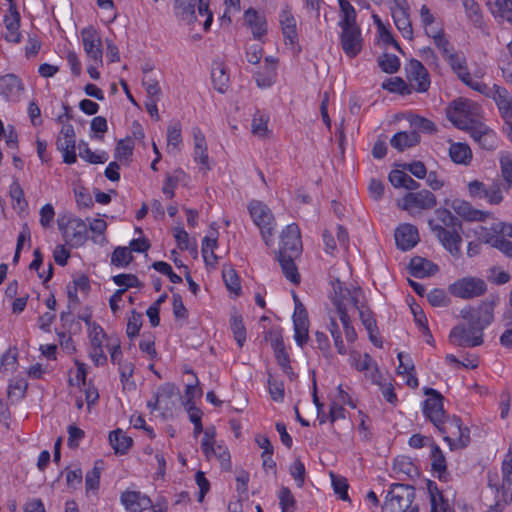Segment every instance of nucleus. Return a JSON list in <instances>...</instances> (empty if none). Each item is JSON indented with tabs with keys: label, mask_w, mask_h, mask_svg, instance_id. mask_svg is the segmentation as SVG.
<instances>
[{
	"label": "nucleus",
	"mask_w": 512,
	"mask_h": 512,
	"mask_svg": "<svg viewBox=\"0 0 512 512\" xmlns=\"http://www.w3.org/2000/svg\"><path fill=\"white\" fill-rule=\"evenodd\" d=\"M501 470V483L497 472L487 473L488 491L481 496L488 507L487 512H502L503 507L512 501V456L503 460Z\"/></svg>",
	"instance_id": "nucleus-1"
},
{
	"label": "nucleus",
	"mask_w": 512,
	"mask_h": 512,
	"mask_svg": "<svg viewBox=\"0 0 512 512\" xmlns=\"http://www.w3.org/2000/svg\"><path fill=\"white\" fill-rule=\"evenodd\" d=\"M435 215L441 224H437L435 220L430 219L428 221L430 229L452 256L459 257L461 255L462 222L447 208H437Z\"/></svg>",
	"instance_id": "nucleus-2"
},
{
	"label": "nucleus",
	"mask_w": 512,
	"mask_h": 512,
	"mask_svg": "<svg viewBox=\"0 0 512 512\" xmlns=\"http://www.w3.org/2000/svg\"><path fill=\"white\" fill-rule=\"evenodd\" d=\"M338 1L340 6L338 25L341 28V47L347 56L354 58L361 52L363 46L361 29L356 23V11L349 1Z\"/></svg>",
	"instance_id": "nucleus-3"
},
{
	"label": "nucleus",
	"mask_w": 512,
	"mask_h": 512,
	"mask_svg": "<svg viewBox=\"0 0 512 512\" xmlns=\"http://www.w3.org/2000/svg\"><path fill=\"white\" fill-rule=\"evenodd\" d=\"M415 488L409 484L392 483L381 507L382 512H419L414 503Z\"/></svg>",
	"instance_id": "nucleus-4"
},
{
	"label": "nucleus",
	"mask_w": 512,
	"mask_h": 512,
	"mask_svg": "<svg viewBox=\"0 0 512 512\" xmlns=\"http://www.w3.org/2000/svg\"><path fill=\"white\" fill-rule=\"evenodd\" d=\"M249 213L256 226L259 227L262 238L267 246L272 243L274 216L270 209L261 201L253 200L248 205Z\"/></svg>",
	"instance_id": "nucleus-5"
},
{
	"label": "nucleus",
	"mask_w": 512,
	"mask_h": 512,
	"mask_svg": "<svg viewBox=\"0 0 512 512\" xmlns=\"http://www.w3.org/2000/svg\"><path fill=\"white\" fill-rule=\"evenodd\" d=\"M58 228L62 232L66 243L71 246H82L88 239V228L81 218H59Z\"/></svg>",
	"instance_id": "nucleus-6"
},
{
	"label": "nucleus",
	"mask_w": 512,
	"mask_h": 512,
	"mask_svg": "<svg viewBox=\"0 0 512 512\" xmlns=\"http://www.w3.org/2000/svg\"><path fill=\"white\" fill-rule=\"evenodd\" d=\"M333 293L331 301L335 306L338 315L342 312L347 311V305H352L354 308H358L359 297L362 296L363 291L360 287L349 289L345 287L344 283L339 279L332 282Z\"/></svg>",
	"instance_id": "nucleus-7"
},
{
	"label": "nucleus",
	"mask_w": 512,
	"mask_h": 512,
	"mask_svg": "<svg viewBox=\"0 0 512 512\" xmlns=\"http://www.w3.org/2000/svg\"><path fill=\"white\" fill-rule=\"evenodd\" d=\"M461 316L467 321L471 334L483 337V330L493 321L492 306L483 304L478 308L462 309Z\"/></svg>",
	"instance_id": "nucleus-8"
},
{
	"label": "nucleus",
	"mask_w": 512,
	"mask_h": 512,
	"mask_svg": "<svg viewBox=\"0 0 512 512\" xmlns=\"http://www.w3.org/2000/svg\"><path fill=\"white\" fill-rule=\"evenodd\" d=\"M467 188L470 197L485 199L491 205H499L504 199L503 184L498 179L493 180L489 186L479 180H473L468 183Z\"/></svg>",
	"instance_id": "nucleus-9"
},
{
	"label": "nucleus",
	"mask_w": 512,
	"mask_h": 512,
	"mask_svg": "<svg viewBox=\"0 0 512 512\" xmlns=\"http://www.w3.org/2000/svg\"><path fill=\"white\" fill-rule=\"evenodd\" d=\"M487 289L486 283L480 278L466 277L452 283L448 290L458 298L470 299L481 296Z\"/></svg>",
	"instance_id": "nucleus-10"
},
{
	"label": "nucleus",
	"mask_w": 512,
	"mask_h": 512,
	"mask_svg": "<svg viewBox=\"0 0 512 512\" xmlns=\"http://www.w3.org/2000/svg\"><path fill=\"white\" fill-rule=\"evenodd\" d=\"M424 394L429 397L423 402V413L435 427H440L448 417L443 409V396L433 388H425Z\"/></svg>",
	"instance_id": "nucleus-11"
},
{
	"label": "nucleus",
	"mask_w": 512,
	"mask_h": 512,
	"mask_svg": "<svg viewBox=\"0 0 512 512\" xmlns=\"http://www.w3.org/2000/svg\"><path fill=\"white\" fill-rule=\"evenodd\" d=\"M437 204L435 195L426 189L418 192H408L402 199L401 203H398L400 209L410 211L412 208H418L421 210H430Z\"/></svg>",
	"instance_id": "nucleus-12"
},
{
	"label": "nucleus",
	"mask_w": 512,
	"mask_h": 512,
	"mask_svg": "<svg viewBox=\"0 0 512 512\" xmlns=\"http://www.w3.org/2000/svg\"><path fill=\"white\" fill-rule=\"evenodd\" d=\"M302 241L299 226L291 223L281 232L280 247L277 254L300 255Z\"/></svg>",
	"instance_id": "nucleus-13"
},
{
	"label": "nucleus",
	"mask_w": 512,
	"mask_h": 512,
	"mask_svg": "<svg viewBox=\"0 0 512 512\" xmlns=\"http://www.w3.org/2000/svg\"><path fill=\"white\" fill-rule=\"evenodd\" d=\"M444 204L451 207L455 213L468 222H483L489 216V212L476 209L468 201L462 199H445Z\"/></svg>",
	"instance_id": "nucleus-14"
},
{
	"label": "nucleus",
	"mask_w": 512,
	"mask_h": 512,
	"mask_svg": "<svg viewBox=\"0 0 512 512\" xmlns=\"http://www.w3.org/2000/svg\"><path fill=\"white\" fill-rule=\"evenodd\" d=\"M84 50L88 58L94 62L103 63L102 41L98 32L93 27L84 28L81 31Z\"/></svg>",
	"instance_id": "nucleus-15"
},
{
	"label": "nucleus",
	"mask_w": 512,
	"mask_h": 512,
	"mask_svg": "<svg viewBox=\"0 0 512 512\" xmlns=\"http://www.w3.org/2000/svg\"><path fill=\"white\" fill-rule=\"evenodd\" d=\"M405 71L408 80L417 83V86L415 88L417 92L423 93L429 89L430 76L428 70L420 61L416 59H411L409 63L406 65Z\"/></svg>",
	"instance_id": "nucleus-16"
},
{
	"label": "nucleus",
	"mask_w": 512,
	"mask_h": 512,
	"mask_svg": "<svg viewBox=\"0 0 512 512\" xmlns=\"http://www.w3.org/2000/svg\"><path fill=\"white\" fill-rule=\"evenodd\" d=\"M449 339L452 344L461 347H476L483 343V338L480 335L471 334L469 327L464 324L455 326L449 334Z\"/></svg>",
	"instance_id": "nucleus-17"
},
{
	"label": "nucleus",
	"mask_w": 512,
	"mask_h": 512,
	"mask_svg": "<svg viewBox=\"0 0 512 512\" xmlns=\"http://www.w3.org/2000/svg\"><path fill=\"white\" fill-rule=\"evenodd\" d=\"M395 241L399 249L407 251L419 242L417 228L411 224H402L395 231Z\"/></svg>",
	"instance_id": "nucleus-18"
},
{
	"label": "nucleus",
	"mask_w": 512,
	"mask_h": 512,
	"mask_svg": "<svg viewBox=\"0 0 512 512\" xmlns=\"http://www.w3.org/2000/svg\"><path fill=\"white\" fill-rule=\"evenodd\" d=\"M493 99L498 107L501 117L505 120L506 124L512 123V97L508 91L498 85L493 86Z\"/></svg>",
	"instance_id": "nucleus-19"
},
{
	"label": "nucleus",
	"mask_w": 512,
	"mask_h": 512,
	"mask_svg": "<svg viewBox=\"0 0 512 512\" xmlns=\"http://www.w3.org/2000/svg\"><path fill=\"white\" fill-rule=\"evenodd\" d=\"M395 3L398 8L392 12L394 23L402 36L411 40L413 37V29L408 11L403 6L406 3V0H395Z\"/></svg>",
	"instance_id": "nucleus-20"
},
{
	"label": "nucleus",
	"mask_w": 512,
	"mask_h": 512,
	"mask_svg": "<svg viewBox=\"0 0 512 512\" xmlns=\"http://www.w3.org/2000/svg\"><path fill=\"white\" fill-rule=\"evenodd\" d=\"M121 502L130 512H142L151 506L150 498L138 491L123 492Z\"/></svg>",
	"instance_id": "nucleus-21"
},
{
	"label": "nucleus",
	"mask_w": 512,
	"mask_h": 512,
	"mask_svg": "<svg viewBox=\"0 0 512 512\" xmlns=\"http://www.w3.org/2000/svg\"><path fill=\"white\" fill-rule=\"evenodd\" d=\"M9 11L10 16H6L4 20L7 29L5 39L9 42L19 43L21 41V34L19 32L20 14L17 11L16 4L10 5Z\"/></svg>",
	"instance_id": "nucleus-22"
},
{
	"label": "nucleus",
	"mask_w": 512,
	"mask_h": 512,
	"mask_svg": "<svg viewBox=\"0 0 512 512\" xmlns=\"http://www.w3.org/2000/svg\"><path fill=\"white\" fill-rule=\"evenodd\" d=\"M409 270L414 277L423 278L434 275L438 271V266L425 258L413 257L409 263Z\"/></svg>",
	"instance_id": "nucleus-23"
},
{
	"label": "nucleus",
	"mask_w": 512,
	"mask_h": 512,
	"mask_svg": "<svg viewBox=\"0 0 512 512\" xmlns=\"http://www.w3.org/2000/svg\"><path fill=\"white\" fill-rule=\"evenodd\" d=\"M299 256L300 255L277 254L276 257L285 277L295 285L300 283V274L294 262V259Z\"/></svg>",
	"instance_id": "nucleus-24"
},
{
	"label": "nucleus",
	"mask_w": 512,
	"mask_h": 512,
	"mask_svg": "<svg viewBox=\"0 0 512 512\" xmlns=\"http://www.w3.org/2000/svg\"><path fill=\"white\" fill-rule=\"evenodd\" d=\"M445 60L449 63L453 72L457 74L458 78L463 83H467V81H470L471 74L468 70L467 61L463 54L454 52L452 54H449V56L446 57Z\"/></svg>",
	"instance_id": "nucleus-25"
},
{
	"label": "nucleus",
	"mask_w": 512,
	"mask_h": 512,
	"mask_svg": "<svg viewBox=\"0 0 512 512\" xmlns=\"http://www.w3.org/2000/svg\"><path fill=\"white\" fill-rule=\"evenodd\" d=\"M420 142V135L416 131L398 132L390 140V144L398 151L416 146Z\"/></svg>",
	"instance_id": "nucleus-26"
},
{
	"label": "nucleus",
	"mask_w": 512,
	"mask_h": 512,
	"mask_svg": "<svg viewBox=\"0 0 512 512\" xmlns=\"http://www.w3.org/2000/svg\"><path fill=\"white\" fill-rule=\"evenodd\" d=\"M282 33L291 44L295 43L298 37L296 20L289 9H284L279 15Z\"/></svg>",
	"instance_id": "nucleus-27"
},
{
	"label": "nucleus",
	"mask_w": 512,
	"mask_h": 512,
	"mask_svg": "<svg viewBox=\"0 0 512 512\" xmlns=\"http://www.w3.org/2000/svg\"><path fill=\"white\" fill-rule=\"evenodd\" d=\"M245 21L252 29L255 38L260 39L266 33V21L254 8L245 11Z\"/></svg>",
	"instance_id": "nucleus-28"
},
{
	"label": "nucleus",
	"mask_w": 512,
	"mask_h": 512,
	"mask_svg": "<svg viewBox=\"0 0 512 512\" xmlns=\"http://www.w3.org/2000/svg\"><path fill=\"white\" fill-rule=\"evenodd\" d=\"M56 148L63 155V162L66 164H73L77 161L76 156V139H67L61 136L57 137Z\"/></svg>",
	"instance_id": "nucleus-29"
},
{
	"label": "nucleus",
	"mask_w": 512,
	"mask_h": 512,
	"mask_svg": "<svg viewBox=\"0 0 512 512\" xmlns=\"http://www.w3.org/2000/svg\"><path fill=\"white\" fill-rule=\"evenodd\" d=\"M109 442L116 454H126L131 447L133 440L131 437L123 434L121 429L111 431L109 434Z\"/></svg>",
	"instance_id": "nucleus-30"
},
{
	"label": "nucleus",
	"mask_w": 512,
	"mask_h": 512,
	"mask_svg": "<svg viewBox=\"0 0 512 512\" xmlns=\"http://www.w3.org/2000/svg\"><path fill=\"white\" fill-rule=\"evenodd\" d=\"M431 460L432 470L438 473V478L446 479V459L440 447L435 443L431 444Z\"/></svg>",
	"instance_id": "nucleus-31"
},
{
	"label": "nucleus",
	"mask_w": 512,
	"mask_h": 512,
	"mask_svg": "<svg viewBox=\"0 0 512 512\" xmlns=\"http://www.w3.org/2000/svg\"><path fill=\"white\" fill-rule=\"evenodd\" d=\"M22 89L20 79L14 74H6L0 77V95L8 97Z\"/></svg>",
	"instance_id": "nucleus-32"
},
{
	"label": "nucleus",
	"mask_w": 512,
	"mask_h": 512,
	"mask_svg": "<svg viewBox=\"0 0 512 512\" xmlns=\"http://www.w3.org/2000/svg\"><path fill=\"white\" fill-rule=\"evenodd\" d=\"M470 134L484 149L490 150L494 147L495 134L490 129L472 127Z\"/></svg>",
	"instance_id": "nucleus-33"
},
{
	"label": "nucleus",
	"mask_w": 512,
	"mask_h": 512,
	"mask_svg": "<svg viewBox=\"0 0 512 512\" xmlns=\"http://www.w3.org/2000/svg\"><path fill=\"white\" fill-rule=\"evenodd\" d=\"M449 156L451 160L457 164H467L471 157V149L463 143H454L450 146Z\"/></svg>",
	"instance_id": "nucleus-34"
},
{
	"label": "nucleus",
	"mask_w": 512,
	"mask_h": 512,
	"mask_svg": "<svg viewBox=\"0 0 512 512\" xmlns=\"http://www.w3.org/2000/svg\"><path fill=\"white\" fill-rule=\"evenodd\" d=\"M182 142L181 124L176 121L171 123L167 129V151L172 153L173 151H179V145Z\"/></svg>",
	"instance_id": "nucleus-35"
},
{
	"label": "nucleus",
	"mask_w": 512,
	"mask_h": 512,
	"mask_svg": "<svg viewBox=\"0 0 512 512\" xmlns=\"http://www.w3.org/2000/svg\"><path fill=\"white\" fill-rule=\"evenodd\" d=\"M426 34L429 37H432L436 47L441 51L443 58L449 56V54L454 53L453 48L450 47V42L445 37L444 31L439 29L438 31H433L432 29H426Z\"/></svg>",
	"instance_id": "nucleus-36"
},
{
	"label": "nucleus",
	"mask_w": 512,
	"mask_h": 512,
	"mask_svg": "<svg viewBox=\"0 0 512 512\" xmlns=\"http://www.w3.org/2000/svg\"><path fill=\"white\" fill-rule=\"evenodd\" d=\"M466 110V104L461 101L453 102V110L448 111L449 120L460 129H468L466 126V120L464 119Z\"/></svg>",
	"instance_id": "nucleus-37"
},
{
	"label": "nucleus",
	"mask_w": 512,
	"mask_h": 512,
	"mask_svg": "<svg viewBox=\"0 0 512 512\" xmlns=\"http://www.w3.org/2000/svg\"><path fill=\"white\" fill-rule=\"evenodd\" d=\"M79 149L80 157L91 164H102L108 160V154L105 151L96 154L88 147V144L83 141L79 143Z\"/></svg>",
	"instance_id": "nucleus-38"
},
{
	"label": "nucleus",
	"mask_w": 512,
	"mask_h": 512,
	"mask_svg": "<svg viewBox=\"0 0 512 512\" xmlns=\"http://www.w3.org/2000/svg\"><path fill=\"white\" fill-rule=\"evenodd\" d=\"M470 431L467 427H461L458 432V436L453 438L451 436H444L443 439L446 441L451 450L463 449L470 443Z\"/></svg>",
	"instance_id": "nucleus-39"
},
{
	"label": "nucleus",
	"mask_w": 512,
	"mask_h": 512,
	"mask_svg": "<svg viewBox=\"0 0 512 512\" xmlns=\"http://www.w3.org/2000/svg\"><path fill=\"white\" fill-rule=\"evenodd\" d=\"M378 66L388 74L396 73L400 68V60L394 54L384 53L378 57Z\"/></svg>",
	"instance_id": "nucleus-40"
},
{
	"label": "nucleus",
	"mask_w": 512,
	"mask_h": 512,
	"mask_svg": "<svg viewBox=\"0 0 512 512\" xmlns=\"http://www.w3.org/2000/svg\"><path fill=\"white\" fill-rule=\"evenodd\" d=\"M501 176L506 190L512 189V153L503 154L500 157Z\"/></svg>",
	"instance_id": "nucleus-41"
},
{
	"label": "nucleus",
	"mask_w": 512,
	"mask_h": 512,
	"mask_svg": "<svg viewBox=\"0 0 512 512\" xmlns=\"http://www.w3.org/2000/svg\"><path fill=\"white\" fill-rule=\"evenodd\" d=\"M133 260V256L128 247L118 246L111 255V264L116 267H126Z\"/></svg>",
	"instance_id": "nucleus-42"
},
{
	"label": "nucleus",
	"mask_w": 512,
	"mask_h": 512,
	"mask_svg": "<svg viewBox=\"0 0 512 512\" xmlns=\"http://www.w3.org/2000/svg\"><path fill=\"white\" fill-rule=\"evenodd\" d=\"M211 78L214 88L220 93H224L228 86L229 76L222 65L217 64L216 67L212 69Z\"/></svg>",
	"instance_id": "nucleus-43"
},
{
	"label": "nucleus",
	"mask_w": 512,
	"mask_h": 512,
	"mask_svg": "<svg viewBox=\"0 0 512 512\" xmlns=\"http://www.w3.org/2000/svg\"><path fill=\"white\" fill-rule=\"evenodd\" d=\"M230 326L234 335V339L236 340L237 344L242 347L246 340V329L243 324L242 316L239 314L232 315L230 319Z\"/></svg>",
	"instance_id": "nucleus-44"
},
{
	"label": "nucleus",
	"mask_w": 512,
	"mask_h": 512,
	"mask_svg": "<svg viewBox=\"0 0 512 512\" xmlns=\"http://www.w3.org/2000/svg\"><path fill=\"white\" fill-rule=\"evenodd\" d=\"M462 426L463 425L461 419L459 417L453 416L452 419L447 417L445 420H443L442 424H440V427L436 428L444 436H451L456 438Z\"/></svg>",
	"instance_id": "nucleus-45"
},
{
	"label": "nucleus",
	"mask_w": 512,
	"mask_h": 512,
	"mask_svg": "<svg viewBox=\"0 0 512 512\" xmlns=\"http://www.w3.org/2000/svg\"><path fill=\"white\" fill-rule=\"evenodd\" d=\"M222 277L227 289L236 296H239L241 292V285L237 272L232 268L223 269Z\"/></svg>",
	"instance_id": "nucleus-46"
},
{
	"label": "nucleus",
	"mask_w": 512,
	"mask_h": 512,
	"mask_svg": "<svg viewBox=\"0 0 512 512\" xmlns=\"http://www.w3.org/2000/svg\"><path fill=\"white\" fill-rule=\"evenodd\" d=\"M268 121L269 117L267 115L257 111L252 119V133L258 137H265L269 132L267 126Z\"/></svg>",
	"instance_id": "nucleus-47"
},
{
	"label": "nucleus",
	"mask_w": 512,
	"mask_h": 512,
	"mask_svg": "<svg viewBox=\"0 0 512 512\" xmlns=\"http://www.w3.org/2000/svg\"><path fill=\"white\" fill-rule=\"evenodd\" d=\"M382 88L389 92L399 93L401 95H407L411 93V88L400 77H394L384 81L382 83Z\"/></svg>",
	"instance_id": "nucleus-48"
},
{
	"label": "nucleus",
	"mask_w": 512,
	"mask_h": 512,
	"mask_svg": "<svg viewBox=\"0 0 512 512\" xmlns=\"http://www.w3.org/2000/svg\"><path fill=\"white\" fill-rule=\"evenodd\" d=\"M113 282L120 286V289H125V292L129 288H141L143 283L134 274H118L112 277Z\"/></svg>",
	"instance_id": "nucleus-49"
},
{
	"label": "nucleus",
	"mask_w": 512,
	"mask_h": 512,
	"mask_svg": "<svg viewBox=\"0 0 512 512\" xmlns=\"http://www.w3.org/2000/svg\"><path fill=\"white\" fill-rule=\"evenodd\" d=\"M174 2L175 8L180 11L182 20H185L187 23H193L196 20L194 4L189 0H174Z\"/></svg>",
	"instance_id": "nucleus-50"
},
{
	"label": "nucleus",
	"mask_w": 512,
	"mask_h": 512,
	"mask_svg": "<svg viewBox=\"0 0 512 512\" xmlns=\"http://www.w3.org/2000/svg\"><path fill=\"white\" fill-rule=\"evenodd\" d=\"M492 13L512 24V0H496Z\"/></svg>",
	"instance_id": "nucleus-51"
},
{
	"label": "nucleus",
	"mask_w": 512,
	"mask_h": 512,
	"mask_svg": "<svg viewBox=\"0 0 512 512\" xmlns=\"http://www.w3.org/2000/svg\"><path fill=\"white\" fill-rule=\"evenodd\" d=\"M142 327V314L136 310L131 311V316L128 318L126 334L128 338L133 339L138 336Z\"/></svg>",
	"instance_id": "nucleus-52"
},
{
	"label": "nucleus",
	"mask_w": 512,
	"mask_h": 512,
	"mask_svg": "<svg viewBox=\"0 0 512 512\" xmlns=\"http://www.w3.org/2000/svg\"><path fill=\"white\" fill-rule=\"evenodd\" d=\"M217 246V239L205 237L202 241V255L207 265L214 264L217 260L214 249Z\"/></svg>",
	"instance_id": "nucleus-53"
},
{
	"label": "nucleus",
	"mask_w": 512,
	"mask_h": 512,
	"mask_svg": "<svg viewBox=\"0 0 512 512\" xmlns=\"http://www.w3.org/2000/svg\"><path fill=\"white\" fill-rule=\"evenodd\" d=\"M133 149L134 142L130 137L121 139L117 142L114 156L117 160L127 159L132 155Z\"/></svg>",
	"instance_id": "nucleus-54"
},
{
	"label": "nucleus",
	"mask_w": 512,
	"mask_h": 512,
	"mask_svg": "<svg viewBox=\"0 0 512 512\" xmlns=\"http://www.w3.org/2000/svg\"><path fill=\"white\" fill-rule=\"evenodd\" d=\"M332 486L336 494L339 495V498L346 501L349 500L348 496V488L349 485L347 483V479L341 476H337L333 473H330Z\"/></svg>",
	"instance_id": "nucleus-55"
},
{
	"label": "nucleus",
	"mask_w": 512,
	"mask_h": 512,
	"mask_svg": "<svg viewBox=\"0 0 512 512\" xmlns=\"http://www.w3.org/2000/svg\"><path fill=\"white\" fill-rule=\"evenodd\" d=\"M295 300V311L293 314V325H305L309 326L308 313L304 307V305L300 302L296 295H294Z\"/></svg>",
	"instance_id": "nucleus-56"
},
{
	"label": "nucleus",
	"mask_w": 512,
	"mask_h": 512,
	"mask_svg": "<svg viewBox=\"0 0 512 512\" xmlns=\"http://www.w3.org/2000/svg\"><path fill=\"white\" fill-rule=\"evenodd\" d=\"M184 373L192 374L195 378L194 383L187 384L186 388H185V398H186L185 406H188V405H192V403H194V398L197 393L199 396L202 395V390H201V388L197 387L199 381H198V378L196 377V374L194 373L193 370L186 369L184 371Z\"/></svg>",
	"instance_id": "nucleus-57"
},
{
	"label": "nucleus",
	"mask_w": 512,
	"mask_h": 512,
	"mask_svg": "<svg viewBox=\"0 0 512 512\" xmlns=\"http://www.w3.org/2000/svg\"><path fill=\"white\" fill-rule=\"evenodd\" d=\"M428 302L433 307H445L449 303V298L443 289L435 288L427 295Z\"/></svg>",
	"instance_id": "nucleus-58"
},
{
	"label": "nucleus",
	"mask_w": 512,
	"mask_h": 512,
	"mask_svg": "<svg viewBox=\"0 0 512 512\" xmlns=\"http://www.w3.org/2000/svg\"><path fill=\"white\" fill-rule=\"evenodd\" d=\"M329 331L333 337L334 344L338 353L342 355L346 354V348L342 340V335L335 318H331L330 320Z\"/></svg>",
	"instance_id": "nucleus-59"
},
{
	"label": "nucleus",
	"mask_w": 512,
	"mask_h": 512,
	"mask_svg": "<svg viewBox=\"0 0 512 512\" xmlns=\"http://www.w3.org/2000/svg\"><path fill=\"white\" fill-rule=\"evenodd\" d=\"M359 312V317L362 324L367 331L377 330L376 320L373 317V313L369 308H365L363 305L358 304V308H355Z\"/></svg>",
	"instance_id": "nucleus-60"
},
{
	"label": "nucleus",
	"mask_w": 512,
	"mask_h": 512,
	"mask_svg": "<svg viewBox=\"0 0 512 512\" xmlns=\"http://www.w3.org/2000/svg\"><path fill=\"white\" fill-rule=\"evenodd\" d=\"M427 490L430 496L431 512H439L438 501L444 498L442 492L438 489L437 484L431 480L427 481Z\"/></svg>",
	"instance_id": "nucleus-61"
},
{
	"label": "nucleus",
	"mask_w": 512,
	"mask_h": 512,
	"mask_svg": "<svg viewBox=\"0 0 512 512\" xmlns=\"http://www.w3.org/2000/svg\"><path fill=\"white\" fill-rule=\"evenodd\" d=\"M290 474L297 482L298 487H302L305 481V466L302 461L298 458L290 466Z\"/></svg>",
	"instance_id": "nucleus-62"
},
{
	"label": "nucleus",
	"mask_w": 512,
	"mask_h": 512,
	"mask_svg": "<svg viewBox=\"0 0 512 512\" xmlns=\"http://www.w3.org/2000/svg\"><path fill=\"white\" fill-rule=\"evenodd\" d=\"M215 456L225 469L230 468V453L225 446L218 445L217 447L212 446L210 450V457Z\"/></svg>",
	"instance_id": "nucleus-63"
},
{
	"label": "nucleus",
	"mask_w": 512,
	"mask_h": 512,
	"mask_svg": "<svg viewBox=\"0 0 512 512\" xmlns=\"http://www.w3.org/2000/svg\"><path fill=\"white\" fill-rule=\"evenodd\" d=\"M393 471L397 474L402 473L411 476L412 472L415 471V467L409 459L401 457L395 459L393 464Z\"/></svg>",
	"instance_id": "nucleus-64"
}]
</instances>
